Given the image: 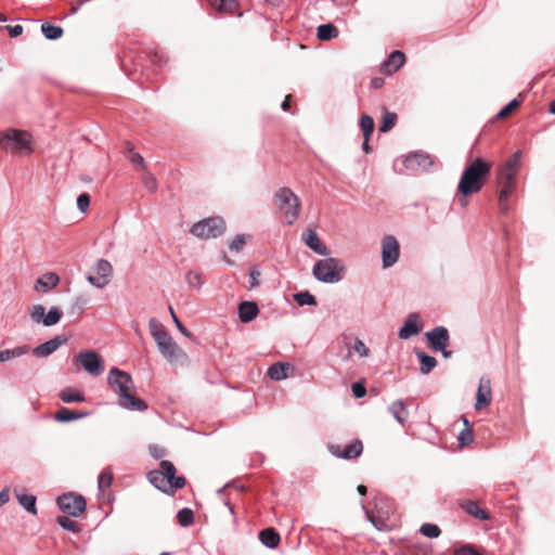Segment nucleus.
<instances>
[{"label":"nucleus","mask_w":555,"mask_h":555,"mask_svg":"<svg viewBox=\"0 0 555 555\" xmlns=\"http://www.w3.org/2000/svg\"><path fill=\"white\" fill-rule=\"evenodd\" d=\"M66 338H61L59 336L35 347L33 349V354L38 358H47L53 352H55L64 343Z\"/></svg>","instance_id":"aec40b11"},{"label":"nucleus","mask_w":555,"mask_h":555,"mask_svg":"<svg viewBox=\"0 0 555 555\" xmlns=\"http://www.w3.org/2000/svg\"><path fill=\"white\" fill-rule=\"evenodd\" d=\"M259 313V308L255 301H243L238 305V318L243 323L251 322Z\"/></svg>","instance_id":"b1692460"},{"label":"nucleus","mask_w":555,"mask_h":555,"mask_svg":"<svg viewBox=\"0 0 555 555\" xmlns=\"http://www.w3.org/2000/svg\"><path fill=\"white\" fill-rule=\"evenodd\" d=\"M113 267L109 261L99 259L92 267V274L87 276L88 282L96 288H104L111 282Z\"/></svg>","instance_id":"f8f14e48"},{"label":"nucleus","mask_w":555,"mask_h":555,"mask_svg":"<svg viewBox=\"0 0 555 555\" xmlns=\"http://www.w3.org/2000/svg\"><path fill=\"white\" fill-rule=\"evenodd\" d=\"M169 311H170V314H171V318L177 326V328L184 335V336H190V332L185 328V326L181 323V321L178 319V317L176 315L172 307H169Z\"/></svg>","instance_id":"13d9d810"},{"label":"nucleus","mask_w":555,"mask_h":555,"mask_svg":"<svg viewBox=\"0 0 555 555\" xmlns=\"http://www.w3.org/2000/svg\"><path fill=\"white\" fill-rule=\"evenodd\" d=\"M357 490L361 495H365L367 491L366 487L363 485L358 486Z\"/></svg>","instance_id":"774afa93"},{"label":"nucleus","mask_w":555,"mask_h":555,"mask_svg":"<svg viewBox=\"0 0 555 555\" xmlns=\"http://www.w3.org/2000/svg\"><path fill=\"white\" fill-rule=\"evenodd\" d=\"M57 524L65 530L70 532H78L79 526L76 521L72 520L69 517L60 516L57 517Z\"/></svg>","instance_id":"37998d69"},{"label":"nucleus","mask_w":555,"mask_h":555,"mask_svg":"<svg viewBox=\"0 0 555 555\" xmlns=\"http://www.w3.org/2000/svg\"><path fill=\"white\" fill-rule=\"evenodd\" d=\"M389 412L395 417V420L401 425H404L409 418V412L402 400H397L392 402L389 406Z\"/></svg>","instance_id":"c85d7f7f"},{"label":"nucleus","mask_w":555,"mask_h":555,"mask_svg":"<svg viewBox=\"0 0 555 555\" xmlns=\"http://www.w3.org/2000/svg\"><path fill=\"white\" fill-rule=\"evenodd\" d=\"M0 147L20 155H29L34 151L31 135L27 131L15 128L0 133Z\"/></svg>","instance_id":"0eeeda50"},{"label":"nucleus","mask_w":555,"mask_h":555,"mask_svg":"<svg viewBox=\"0 0 555 555\" xmlns=\"http://www.w3.org/2000/svg\"><path fill=\"white\" fill-rule=\"evenodd\" d=\"M185 281L191 288L196 291L201 289L204 284L202 273L195 270L188 271Z\"/></svg>","instance_id":"e433bc0d"},{"label":"nucleus","mask_w":555,"mask_h":555,"mask_svg":"<svg viewBox=\"0 0 555 555\" xmlns=\"http://www.w3.org/2000/svg\"><path fill=\"white\" fill-rule=\"evenodd\" d=\"M29 347L24 346H17L13 349H5L0 351V362L9 361L14 358H20L26 353L29 352Z\"/></svg>","instance_id":"f704fd0d"},{"label":"nucleus","mask_w":555,"mask_h":555,"mask_svg":"<svg viewBox=\"0 0 555 555\" xmlns=\"http://www.w3.org/2000/svg\"><path fill=\"white\" fill-rule=\"evenodd\" d=\"M383 83H384V79H383V78H374V79H372V81H371L372 87H373V88H376V89H377V88H379V87H382V86H383Z\"/></svg>","instance_id":"69168bd1"},{"label":"nucleus","mask_w":555,"mask_h":555,"mask_svg":"<svg viewBox=\"0 0 555 555\" xmlns=\"http://www.w3.org/2000/svg\"><path fill=\"white\" fill-rule=\"evenodd\" d=\"M400 245L393 235H385L382 241V260L384 268L392 267L399 259Z\"/></svg>","instance_id":"4468645a"},{"label":"nucleus","mask_w":555,"mask_h":555,"mask_svg":"<svg viewBox=\"0 0 555 555\" xmlns=\"http://www.w3.org/2000/svg\"><path fill=\"white\" fill-rule=\"evenodd\" d=\"M88 412H77L67 408H61L55 414L54 420L60 423H68L88 416Z\"/></svg>","instance_id":"a878e982"},{"label":"nucleus","mask_w":555,"mask_h":555,"mask_svg":"<svg viewBox=\"0 0 555 555\" xmlns=\"http://www.w3.org/2000/svg\"><path fill=\"white\" fill-rule=\"evenodd\" d=\"M60 282V278L54 272H47L41 278H39L36 282L35 288L36 291L48 292L57 286Z\"/></svg>","instance_id":"393cba45"},{"label":"nucleus","mask_w":555,"mask_h":555,"mask_svg":"<svg viewBox=\"0 0 555 555\" xmlns=\"http://www.w3.org/2000/svg\"><path fill=\"white\" fill-rule=\"evenodd\" d=\"M260 271L256 268L251 269L249 272V289H253L259 285Z\"/></svg>","instance_id":"4d7b16f0"},{"label":"nucleus","mask_w":555,"mask_h":555,"mask_svg":"<svg viewBox=\"0 0 555 555\" xmlns=\"http://www.w3.org/2000/svg\"><path fill=\"white\" fill-rule=\"evenodd\" d=\"M293 298L299 306H312L317 304L315 297L308 291L296 293L293 295Z\"/></svg>","instance_id":"58836bf2"},{"label":"nucleus","mask_w":555,"mask_h":555,"mask_svg":"<svg viewBox=\"0 0 555 555\" xmlns=\"http://www.w3.org/2000/svg\"><path fill=\"white\" fill-rule=\"evenodd\" d=\"M404 167L410 170L426 169L431 165L429 156L414 153L405 157Z\"/></svg>","instance_id":"4be33fe9"},{"label":"nucleus","mask_w":555,"mask_h":555,"mask_svg":"<svg viewBox=\"0 0 555 555\" xmlns=\"http://www.w3.org/2000/svg\"><path fill=\"white\" fill-rule=\"evenodd\" d=\"M30 318L36 323H43L44 307L41 305H34L29 311Z\"/></svg>","instance_id":"c03bdc74"},{"label":"nucleus","mask_w":555,"mask_h":555,"mask_svg":"<svg viewBox=\"0 0 555 555\" xmlns=\"http://www.w3.org/2000/svg\"><path fill=\"white\" fill-rule=\"evenodd\" d=\"M74 362H79L80 365L93 376H99L103 373L105 367L104 359L94 350H87L79 352Z\"/></svg>","instance_id":"9b49d317"},{"label":"nucleus","mask_w":555,"mask_h":555,"mask_svg":"<svg viewBox=\"0 0 555 555\" xmlns=\"http://www.w3.org/2000/svg\"><path fill=\"white\" fill-rule=\"evenodd\" d=\"M461 507L470 516L479 519V520H487L489 519V515L486 511L480 508L478 504L474 501H463L461 503Z\"/></svg>","instance_id":"7c9ffc66"},{"label":"nucleus","mask_w":555,"mask_h":555,"mask_svg":"<svg viewBox=\"0 0 555 555\" xmlns=\"http://www.w3.org/2000/svg\"><path fill=\"white\" fill-rule=\"evenodd\" d=\"M492 400L491 382L487 377L479 379V385L476 393L475 410L481 411L489 406Z\"/></svg>","instance_id":"f3484780"},{"label":"nucleus","mask_w":555,"mask_h":555,"mask_svg":"<svg viewBox=\"0 0 555 555\" xmlns=\"http://www.w3.org/2000/svg\"><path fill=\"white\" fill-rule=\"evenodd\" d=\"M288 367H289V365L287 363H283V362L274 363L268 369V375L273 380L285 379L288 376V374H287Z\"/></svg>","instance_id":"72a5a7b5"},{"label":"nucleus","mask_w":555,"mask_h":555,"mask_svg":"<svg viewBox=\"0 0 555 555\" xmlns=\"http://www.w3.org/2000/svg\"><path fill=\"white\" fill-rule=\"evenodd\" d=\"M59 396L64 403H76L86 401L85 395L81 391L72 387L62 389Z\"/></svg>","instance_id":"c756f323"},{"label":"nucleus","mask_w":555,"mask_h":555,"mask_svg":"<svg viewBox=\"0 0 555 555\" xmlns=\"http://www.w3.org/2000/svg\"><path fill=\"white\" fill-rule=\"evenodd\" d=\"M225 230L224 220L220 217H211L196 222L191 228V233L198 238H215Z\"/></svg>","instance_id":"1a4fd4ad"},{"label":"nucleus","mask_w":555,"mask_h":555,"mask_svg":"<svg viewBox=\"0 0 555 555\" xmlns=\"http://www.w3.org/2000/svg\"><path fill=\"white\" fill-rule=\"evenodd\" d=\"M107 383L118 396V405L130 411H145L147 404L133 395L134 384L128 372L112 367L107 375Z\"/></svg>","instance_id":"f257e3e1"},{"label":"nucleus","mask_w":555,"mask_h":555,"mask_svg":"<svg viewBox=\"0 0 555 555\" xmlns=\"http://www.w3.org/2000/svg\"><path fill=\"white\" fill-rule=\"evenodd\" d=\"M245 245V236L243 234L236 235L229 244V248L234 251H240Z\"/></svg>","instance_id":"3c124183"},{"label":"nucleus","mask_w":555,"mask_h":555,"mask_svg":"<svg viewBox=\"0 0 555 555\" xmlns=\"http://www.w3.org/2000/svg\"><path fill=\"white\" fill-rule=\"evenodd\" d=\"M359 126L363 132L364 139L370 140L371 134L374 131V120L369 115H362L359 120Z\"/></svg>","instance_id":"c9c22d12"},{"label":"nucleus","mask_w":555,"mask_h":555,"mask_svg":"<svg viewBox=\"0 0 555 555\" xmlns=\"http://www.w3.org/2000/svg\"><path fill=\"white\" fill-rule=\"evenodd\" d=\"M318 260L312 268L313 276L322 283L335 284L340 282L346 274L345 262L335 257H327Z\"/></svg>","instance_id":"423d86ee"},{"label":"nucleus","mask_w":555,"mask_h":555,"mask_svg":"<svg viewBox=\"0 0 555 555\" xmlns=\"http://www.w3.org/2000/svg\"><path fill=\"white\" fill-rule=\"evenodd\" d=\"M415 353L420 360V371L422 374L427 375L437 366L436 358L428 356L423 351H416Z\"/></svg>","instance_id":"473e14b6"},{"label":"nucleus","mask_w":555,"mask_h":555,"mask_svg":"<svg viewBox=\"0 0 555 555\" xmlns=\"http://www.w3.org/2000/svg\"><path fill=\"white\" fill-rule=\"evenodd\" d=\"M57 505L62 512L65 514L78 517L86 509V500L82 495H77L74 493H66L57 498Z\"/></svg>","instance_id":"ddd939ff"},{"label":"nucleus","mask_w":555,"mask_h":555,"mask_svg":"<svg viewBox=\"0 0 555 555\" xmlns=\"http://www.w3.org/2000/svg\"><path fill=\"white\" fill-rule=\"evenodd\" d=\"M144 186L151 192L154 193L157 191V181L156 178L151 173H145L142 180Z\"/></svg>","instance_id":"de8ad7c7"},{"label":"nucleus","mask_w":555,"mask_h":555,"mask_svg":"<svg viewBox=\"0 0 555 555\" xmlns=\"http://www.w3.org/2000/svg\"><path fill=\"white\" fill-rule=\"evenodd\" d=\"M339 30L331 23L318 26L317 35H338Z\"/></svg>","instance_id":"09e8293b"},{"label":"nucleus","mask_w":555,"mask_h":555,"mask_svg":"<svg viewBox=\"0 0 555 555\" xmlns=\"http://www.w3.org/2000/svg\"><path fill=\"white\" fill-rule=\"evenodd\" d=\"M2 31H8V35H22L23 33L35 34L38 31V22L27 20L23 24L1 25L0 33Z\"/></svg>","instance_id":"6ab92c4d"},{"label":"nucleus","mask_w":555,"mask_h":555,"mask_svg":"<svg viewBox=\"0 0 555 555\" xmlns=\"http://www.w3.org/2000/svg\"><path fill=\"white\" fill-rule=\"evenodd\" d=\"M397 122V115L395 113L387 112L383 116L382 124L379 125L380 132H388L391 130Z\"/></svg>","instance_id":"a19ab883"},{"label":"nucleus","mask_w":555,"mask_h":555,"mask_svg":"<svg viewBox=\"0 0 555 555\" xmlns=\"http://www.w3.org/2000/svg\"><path fill=\"white\" fill-rule=\"evenodd\" d=\"M177 520L182 527H189L194 522V513L191 508L184 507L177 514Z\"/></svg>","instance_id":"4c0bfd02"},{"label":"nucleus","mask_w":555,"mask_h":555,"mask_svg":"<svg viewBox=\"0 0 555 555\" xmlns=\"http://www.w3.org/2000/svg\"><path fill=\"white\" fill-rule=\"evenodd\" d=\"M425 337L433 350L441 352L444 358L451 357L452 351L447 350L450 345V334L447 327L436 326L426 332Z\"/></svg>","instance_id":"9d476101"},{"label":"nucleus","mask_w":555,"mask_h":555,"mask_svg":"<svg viewBox=\"0 0 555 555\" xmlns=\"http://www.w3.org/2000/svg\"><path fill=\"white\" fill-rule=\"evenodd\" d=\"M259 540L264 546L274 548L279 545L281 539L273 528H267L259 532Z\"/></svg>","instance_id":"cd10ccee"},{"label":"nucleus","mask_w":555,"mask_h":555,"mask_svg":"<svg viewBox=\"0 0 555 555\" xmlns=\"http://www.w3.org/2000/svg\"><path fill=\"white\" fill-rule=\"evenodd\" d=\"M404 167L410 170L426 169L431 165L429 156L414 153L405 157Z\"/></svg>","instance_id":"5701e85b"},{"label":"nucleus","mask_w":555,"mask_h":555,"mask_svg":"<svg viewBox=\"0 0 555 555\" xmlns=\"http://www.w3.org/2000/svg\"><path fill=\"white\" fill-rule=\"evenodd\" d=\"M275 205L285 216L287 224H293L300 212V202L289 188H281L275 193Z\"/></svg>","instance_id":"6e6552de"},{"label":"nucleus","mask_w":555,"mask_h":555,"mask_svg":"<svg viewBox=\"0 0 555 555\" xmlns=\"http://www.w3.org/2000/svg\"><path fill=\"white\" fill-rule=\"evenodd\" d=\"M207 2L214 10L224 14H234L237 8L236 0H207Z\"/></svg>","instance_id":"bb28decb"},{"label":"nucleus","mask_w":555,"mask_h":555,"mask_svg":"<svg viewBox=\"0 0 555 555\" xmlns=\"http://www.w3.org/2000/svg\"><path fill=\"white\" fill-rule=\"evenodd\" d=\"M41 31L43 35H63V29L59 26H54L50 23L38 24V31Z\"/></svg>","instance_id":"a18cd8bd"},{"label":"nucleus","mask_w":555,"mask_h":555,"mask_svg":"<svg viewBox=\"0 0 555 555\" xmlns=\"http://www.w3.org/2000/svg\"><path fill=\"white\" fill-rule=\"evenodd\" d=\"M301 241L320 256H328L331 254L330 248L321 241L318 233L312 229H307L302 232Z\"/></svg>","instance_id":"dca6fc26"},{"label":"nucleus","mask_w":555,"mask_h":555,"mask_svg":"<svg viewBox=\"0 0 555 555\" xmlns=\"http://www.w3.org/2000/svg\"><path fill=\"white\" fill-rule=\"evenodd\" d=\"M423 325V321L418 313H410L403 321V324L398 332V336L401 339H409L410 337L417 335L422 331Z\"/></svg>","instance_id":"2eb2a0df"},{"label":"nucleus","mask_w":555,"mask_h":555,"mask_svg":"<svg viewBox=\"0 0 555 555\" xmlns=\"http://www.w3.org/2000/svg\"><path fill=\"white\" fill-rule=\"evenodd\" d=\"M149 481L164 493H173L175 489H181L185 485L182 476H176L175 465L167 460L160 462V469L151 470Z\"/></svg>","instance_id":"20e7f679"},{"label":"nucleus","mask_w":555,"mask_h":555,"mask_svg":"<svg viewBox=\"0 0 555 555\" xmlns=\"http://www.w3.org/2000/svg\"><path fill=\"white\" fill-rule=\"evenodd\" d=\"M520 105V101L517 99L512 100L507 105H505L502 109L496 114L498 118H505L514 108Z\"/></svg>","instance_id":"49530a36"},{"label":"nucleus","mask_w":555,"mask_h":555,"mask_svg":"<svg viewBox=\"0 0 555 555\" xmlns=\"http://www.w3.org/2000/svg\"><path fill=\"white\" fill-rule=\"evenodd\" d=\"M351 389L356 398H362L366 395V389L364 385L361 383H353Z\"/></svg>","instance_id":"bf43d9fd"},{"label":"nucleus","mask_w":555,"mask_h":555,"mask_svg":"<svg viewBox=\"0 0 555 555\" xmlns=\"http://www.w3.org/2000/svg\"><path fill=\"white\" fill-rule=\"evenodd\" d=\"M521 165V152L516 151L509 159L499 169V208L502 212L508 209L507 201L515 190V178Z\"/></svg>","instance_id":"f03ea898"},{"label":"nucleus","mask_w":555,"mask_h":555,"mask_svg":"<svg viewBox=\"0 0 555 555\" xmlns=\"http://www.w3.org/2000/svg\"><path fill=\"white\" fill-rule=\"evenodd\" d=\"M14 494L18 503L30 514L37 515L36 496L33 494L23 493L21 490H15Z\"/></svg>","instance_id":"2f4dec72"},{"label":"nucleus","mask_w":555,"mask_h":555,"mask_svg":"<svg viewBox=\"0 0 555 555\" xmlns=\"http://www.w3.org/2000/svg\"><path fill=\"white\" fill-rule=\"evenodd\" d=\"M490 164L486 163L481 158H476L464 169L457 190L464 196L479 192L483 186L485 180L490 173Z\"/></svg>","instance_id":"7ed1b4c3"},{"label":"nucleus","mask_w":555,"mask_h":555,"mask_svg":"<svg viewBox=\"0 0 555 555\" xmlns=\"http://www.w3.org/2000/svg\"><path fill=\"white\" fill-rule=\"evenodd\" d=\"M474 440V436L470 429L465 428L459 435V442L461 446H467L472 443Z\"/></svg>","instance_id":"8fccbe9b"},{"label":"nucleus","mask_w":555,"mask_h":555,"mask_svg":"<svg viewBox=\"0 0 555 555\" xmlns=\"http://www.w3.org/2000/svg\"><path fill=\"white\" fill-rule=\"evenodd\" d=\"M113 480V476L109 473L103 472L98 478L99 489L109 487Z\"/></svg>","instance_id":"5fc2aeb1"},{"label":"nucleus","mask_w":555,"mask_h":555,"mask_svg":"<svg viewBox=\"0 0 555 555\" xmlns=\"http://www.w3.org/2000/svg\"><path fill=\"white\" fill-rule=\"evenodd\" d=\"M330 451L337 457L353 460L361 455L363 451V444L360 440H354L353 442L347 444L343 450H340L339 446H331Z\"/></svg>","instance_id":"a211bd4d"},{"label":"nucleus","mask_w":555,"mask_h":555,"mask_svg":"<svg viewBox=\"0 0 555 555\" xmlns=\"http://www.w3.org/2000/svg\"><path fill=\"white\" fill-rule=\"evenodd\" d=\"M366 516H367V519L373 524V526L377 529V530H384L385 529V524L383 520L376 518L375 516H373L370 512L366 511Z\"/></svg>","instance_id":"680f3d73"},{"label":"nucleus","mask_w":555,"mask_h":555,"mask_svg":"<svg viewBox=\"0 0 555 555\" xmlns=\"http://www.w3.org/2000/svg\"><path fill=\"white\" fill-rule=\"evenodd\" d=\"M420 532L430 539H436L441 534V530L437 525L434 524H423L420 528Z\"/></svg>","instance_id":"79ce46f5"},{"label":"nucleus","mask_w":555,"mask_h":555,"mask_svg":"<svg viewBox=\"0 0 555 555\" xmlns=\"http://www.w3.org/2000/svg\"><path fill=\"white\" fill-rule=\"evenodd\" d=\"M149 328L152 337L157 344L159 352L166 360L169 362H176L185 356L183 350L175 343L172 337L156 319L150 320Z\"/></svg>","instance_id":"39448f33"},{"label":"nucleus","mask_w":555,"mask_h":555,"mask_svg":"<svg viewBox=\"0 0 555 555\" xmlns=\"http://www.w3.org/2000/svg\"><path fill=\"white\" fill-rule=\"evenodd\" d=\"M405 61V55L403 52L396 50L390 53L388 59L383 62L382 64V72L385 74H392L393 72L398 70Z\"/></svg>","instance_id":"412c9836"},{"label":"nucleus","mask_w":555,"mask_h":555,"mask_svg":"<svg viewBox=\"0 0 555 555\" xmlns=\"http://www.w3.org/2000/svg\"><path fill=\"white\" fill-rule=\"evenodd\" d=\"M89 205H90L89 195L86 193L80 194L77 198V207L79 208V210L85 212L89 208Z\"/></svg>","instance_id":"6e6d98bb"},{"label":"nucleus","mask_w":555,"mask_h":555,"mask_svg":"<svg viewBox=\"0 0 555 555\" xmlns=\"http://www.w3.org/2000/svg\"><path fill=\"white\" fill-rule=\"evenodd\" d=\"M87 299L83 298V297H78L76 298L74 305H73V308L76 309V310H82L85 308V306L87 305Z\"/></svg>","instance_id":"e2e57ef3"},{"label":"nucleus","mask_w":555,"mask_h":555,"mask_svg":"<svg viewBox=\"0 0 555 555\" xmlns=\"http://www.w3.org/2000/svg\"><path fill=\"white\" fill-rule=\"evenodd\" d=\"M129 154L130 155L128 156V159L134 166H139L141 169H143L145 164H144V158L141 156V154L133 152L132 147H129Z\"/></svg>","instance_id":"603ef678"},{"label":"nucleus","mask_w":555,"mask_h":555,"mask_svg":"<svg viewBox=\"0 0 555 555\" xmlns=\"http://www.w3.org/2000/svg\"><path fill=\"white\" fill-rule=\"evenodd\" d=\"M62 318V311L56 308V307H52L49 312L47 314H44V319H43V325L44 326H52V325H55L56 323H59V321L61 320Z\"/></svg>","instance_id":"ea45409f"},{"label":"nucleus","mask_w":555,"mask_h":555,"mask_svg":"<svg viewBox=\"0 0 555 555\" xmlns=\"http://www.w3.org/2000/svg\"><path fill=\"white\" fill-rule=\"evenodd\" d=\"M291 95H286L284 101L282 102V109L287 112L289 109Z\"/></svg>","instance_id":"338daca9"},{"label":"nucleus","mask_w":555,"mask_h":555,"mask_svg":"<svg viewBox=\"0 0 555 555\" xmlns=\"http://www.w3.org/2000/svg\"><path fill=\"white\" fill-rule=\"evenodd\" d=\"M454 555H481L472 545H463L455 551Z\"/></svg>","instance_id":"052dcab7"},{"label":"nucleus","mask_w":555,"mask_h":555,"mask_svg":"<svg viewBox=\"0 0 555 555\" xmlns=\"http://www.w3.org/2000/svg\"><path fill=\"white\" fill-rule=\"evenodd\" d=\"M353 349H354V351H356L360 357H367V356H369V353H370L369 348H367V347L365 346V344H364L361 339H359V338H357V339L354 340Z\"/></svg>","instance_id":"864d4df0"},{"label":"nucleus","mask_w":555,"mask_h":555,"mask_svg":"<svg viewBox=\"0 0 555 555\" xmlns=\"http://www.w3.org/2000/svg\"><path fill=\"white\" fill-rule=\"evenodd\" d=\"M10 500L9 490L3 489L0 491V507L4 505Z\"/></svg>","instance_id":"0e129e2a"}]
</instances>
